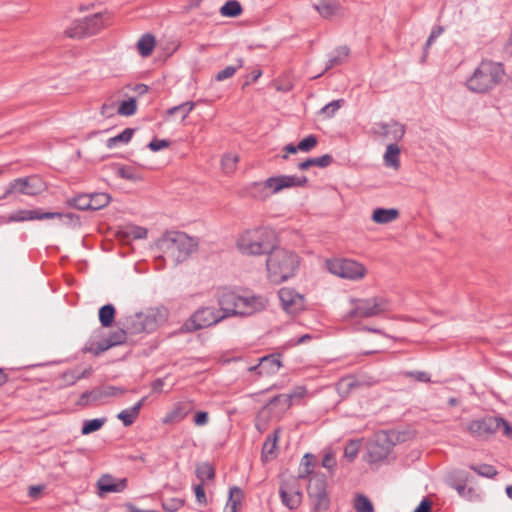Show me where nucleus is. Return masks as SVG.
Listing matches in <instances>:
<instances>
[{"mask_svg": "<svg viewBox=\"0 0 512 512\" xmlns=\"http://www.w3.org/2000/svg\"><path fill=\"white\" fill-rule=\"evenodd\" d=\"M247 195L256 200H266L271 194L270 186H267L266 180L262 182H252L245 187Z\"/></svg>", "mask_w": 512, "mask_h": 512, "instance_id": "24", "label": "nucleus"}, {"mask_svg": "<svg viewBox=\"0 0 512 512\" xmlns=\"http://www.w3.org/2000/svg\"><path fill=\"white\" fill-rule=\"evenodd\" d=\"M157 246L175 264L185 261L197 248L193 238L178 231L166 232L158 240Z\"/></svg>", "mask_w": 512, "mask_h": 512, "instance_id": "4", "label": "nucleus"}, {"mask_svg": "<svg viewBox=\"0 0 512 512\" xmlns=\"http://www.w3.org/2000/svg\"><path fill=\"white\" fill-rule=\"evenodd\" d=\"M144 402H145V397L142 398L141 400H139L137 403H135L129 409L122 410L117 415V418L122 421V423L125 427L131 426L135 422Z\"/></svg>", "mask_w": 512, "mask_h": 512, "instance_id": "25", "label": "nucleus"}, {"mask_svg": "<svg viewBox=\"0 0 512 512\" xmlns=\"http://www.w3.org/2000/svg\"><path fill=\"white\" fill-rule=\"evenodd\" d=\"M281 353H272L260 358L259 363L251 366L249 371H258L259 375H272L279 371L282 366Z\"/></svg>", "mask_w": 512, "mask_h": 512, "instance_id": "18", "label": "nucleus"}, {"mask_svg": "<svg viewBox=\"0 0 512 512\" xmlns=\"http://www.w3.org/2000/svg\"><path fill=\"white\" fill-rule=\"evenodd\" d=\"M279 495L282 504L288 507L290 510L297 509L300 506L303 498L299 483L296 479L282 482L279 488Z\"/></svg>", "mask_w": 512, "mask_h": 512, "instance_id": "11", "label": "nucleus"}, {"mask_svg": "<svg viewBox=\"0 0 512 512\" xmlns=\"http://www.w3.org/2000/svg\"><path fill=\"white\" fill-rule=\"evenodd\" d=\"M85 19L75 20L69 28L66 29L65 34L70 38H85L90 37L89 31L86 29Z\"/></svg>", "mask_w": 512, "mask_h": 512, "instance_id": "33", "label": "nucleus"}, {"mask_svg": "<svg viewBox=\"0 0 512 512\" xmlns=\"http://www.w3.org/2000/svg\"><path fill=\"white\" fill-rule=\"evenodd\" d=\"M91 199V210L97 211L104 207H106L110 201L111 196L107 193H91L90 194Z\"/></svg>", "mask_w": 512, "mask_h": 512, "instance_id": "40", "label": "nucleus"}, {"mask_svg": "<svg viewBox=\"0 0 512 512\" xmlns=\"http://www.w3.org/2000/svg\"><path fill=\"white\" fill-rule=\"evenodd\" d=\"M194 407V403L190 400L179 401L175 403L173 408L165 415L162 422L164 424L178 423L183 420Z\"/></svg>", "mask_w": 512, "mask_h": 512, "instance_id": "20", "label": "nucleus"}, {"mask_svg": "<svg viewBox=\"0 0 512 512\" xmlns=\"http://www.w3.org/2000/svg\"><path fill=\"white\" fill-rule=\"evenodd\" d=\"M293 395L291 394H279L272 397L268 403L263 407V410L278 408V411H285L292 405Z\"/></svg>", "mask_w": 512, "mask_h": 512, "instance_id": "27", "label": "nucleus"}, {"mask_svg": "<svg viewBox=\"0 0 512 512\" xmlns=\"http://www.w3.org/2000/svg\"><path fill=\"white\" fill-rule=\"evenodd\" d=\"M349 54L350 49L347 46L337 47L329 56L324 71L321 74L317 75L315 78L320 77L324 72H327L333 67L343 64L349 57Z\"/></svg>", "mask_w": 512, "mask_h": 512, "instance_id": "23", "label": "nucleus"}, {"mask_svg": "<svg viewBox=\"0 0 512 512\" xmlns=\"http://www.w3.org/2000/svg\"><path fill=\"white\" fill-rule=\"evenodd\" d=\"M308 183L306 176L297 177L295 175H279L266 179L267 186H270L271 194H276L283 189L292 187H305Z\"/></svg>", "mask_w": 512, "mask_h": 512, "instance_id": "13", "label": "nucleus"}, {"mask_svg": "<svg viewBox=\"0 0 512 512\" xmlns=\"http://www.w3.org/2000/svg\"><path fill=\"white\" fill-rule=\"evenodd\" d=\"M344 103V99L333 100L332 102L326 104L321 109L320 113L324 114L327 118H331L344 105Z\"/></svg>", "mask_w": 512, "mask_h": 512, "instance_id": "53", "label": "nucleus"}, {"mask_svg": "<svg viewBox=\"0 0 512 512\" xmlns=\"http://www.w3.org/2000/svg\"><path fill=\"white\" fill-rule=\"evenodd\" d=\"M116 175L122 179L137 182L142 179L140 174L132 166H119L116 170Z\"/></svg>", "mask_w": 512, "mask_h": 512, "instance_id": "46", "label": "nucleus"}, {"mask_svg": "<svg viewBox=\"0 0 512 512\" xmlns=\"http://www.w3.org/2000/svg\"><path fill=\"white\" fill-rule=\"evenodd\" d=\"M315 457L312 454H305L301 460V466L304 467L303 471L300 472L299 478H306L312 473L311 467L314 465Z\"/></svg>", "mask_w": 512, "mask_h": 512, "instance_id": "55", "label": "nucleus"}, {"mask_svg": "<svg viewBox=\"0 0 512 512\" xmlns=\"http://www.w3.org/2000/svg\"><path fill=\"white\" fill-rule=\"evenodd\" d=\"M97 488L100 497L108 493H121L128 488V479H117L111 474H103L97 481Z\"/></svg>", "mask_w": 512, "mask_h": 512, "instance_id": "15", "label": "nucleus"}, {"mask_svg": "<svg viewBox=\"0 0 512 512\" xmlns=\"http://www.w3.org/2000/svg\"><path fill=\"white\" fill-rule=\"evenodd\" d=\"M66 206L78 210H91L90 194H79L66 200Z\"/></svg>", "mask_w": 512, "mask_h": 512, "instance_id": "35", "label": "nucleus"}, {"mask_svg": "<svg viewBox=\"0 0 512 512\" xmlns=\"http://www.w3.org/2000/svg\"><path fill=\"white\" fill-rule=\"evenodd\" d=\"M390 453V446L389 445H382L378 442H375L370 445L368 450L369 455V461L371 463L380 462L387 458V456Z\"/></svg>", "mask_w": 512, "mask_h": 512, "instance_id": "29", "label": "nucleus"}, {"mask_svg": "<svg viewBox=\"0 0 512 512\" xmlns=\"http://www.w3.org/2000/svg\"><path fill=\"white\" fill-rule=\"evenodd\" d=\"M158 313L154 310L138 312L126 318L125 326L130 334L150 333L157 329Z\"/></svg>", "mask_w": 512, "mask_h": 512, "instance_id": "10", "label": "nucleus"}, {"mask_svg": "<svg viewBox=\"0 0 512 512\" xmlns=\"http://www.w3.org/2000/svg\"><path fill=\"white\" fill-rule=\"evenodd\" d=\"M400 148L396 143H390L384 154V161L387 166L398 168L400 166Z\"/></svg>", "mask_w": 512, "mask_h": 512, "instance_id": "37", "label": "nucleus"}, {"mask_svg": "<svg viewBox=\"0 0 512 512\" xmlns=\"http://www.w3.org/2000/svg\"><path fill=\"white\" fill-rule=\"evenodd\" d=\"M54 216H59V214H51L50 212H44L41 209H19L8 215L5 220L6 223L9 222H24L31 220H45V219H54Z\"/></svg>", "mask_w": 512, "mask_h": 512, "instance_id": "19", "label": "nucleus"}, {"mask_svg": "<svg viewBox=\"0 0 512 512\" xmlns=\"http://www.w3.org/2000/svg\"><path fill=\"white\" fill-rule=\"evenodd\" d=\"M318 143V139L315 135L311 134V135H308L307 137L303 138L299 143H298V148L300 149V151L302 152H309L311 151L314 147H316Z\"/></svg>", "mask_w": 512, "mask_h": 512, "instance_id": "56", "label": "nucleus"}, {"mask_svg": "<svg viewBox=\"0 0 512 512\" xmlns=\"http://www.w3.org/2000/svg\"><path fill=\"white\" fill-rule=\"evenodd\" d=\"M359 452V443L357 441H350L344 448V457L352 462L355 460Z\"/></svg>", "mask_w": 512, "mask_h": 512, "instance_id": "57", "label": "nucleus"}, {"mask_svg": "<svg viewBox=\"0 0 512 512\" xmlns=\"http://www.w3.org/2000/svg\"><path fill=\"white\" fill-rule=\"evenodd\" d=\"M298 266L299 258L295 253L277 246L266 260L268 278L274 284H280L293 277Z\"/></svg>", "mask_w": 512, "mask_h": 512, "instance_id": "3", "label": "nucleus"}, {"mask_svg": "<svg viewBox=\"0 0 512 512\" xmlns=\"http://www.w3.org/2000/svg\"><path fill=\"white\" fill-rule=\"evenodd\" d=\"M275 231L268 227H257L243 232L237 239L238 249L246 255L259 256L276 248Z\"/></svg>", "mask_w": 512, "mask_h": 512, "instance_id": "1", "label": "nucleus"}, {"mask_svg": "<svg viewBox=\"0 0 512 512\" xmlns=\"http://www.w3.org/2000/svg\"><path fill=\"white\" fill-rule=\"evenodd\" d=\"M322 466L333 473V469L336 466V460L333 453H326L322 459Z\"/></svg>", "mask_w": 512, "mask_h": 512, "instance_id": "63", "label": "nucleus"}, {"mask_svg": "<svg viewBox=\"0 0 512 512\" xmlns=\"http://www.w3.org/2000/svg\"><path fill=\"white\" fill-rule=\"evenodd\" d=\"M243 499V492L241 488L237 486H233L229 490V498L227 501V508L230 509V512H237L238 506L241 504Z\"/></svg>", "mask_w": 512, "mask_h": 512, "instance_id": "39", "label": "nucleus"}, {"mask_svg": "<svg viewBox=\"0 0 512 512\" xmlns=\"http://www.w3.org/2000/svg\"><path fill=\"white\" fill-rule=\"evenodd\" d=\"M350 302L353 307L347 314L349 319L376 317L392 310L391 301L382 296L351 298Z\"/></svg>", "mask_w": 512, "mask_h": 512, "instance_id": "5", "label": "nucleus"}, {"mask_svg": "<svg viewBox=\"0 0 512 512\" xmlns=\"http://www.w3.org/2000/svg\"><path fill=\"white\" fill-rule=\"evenodd\" d=\"M279 438V429L274 430L273 435H268L266 438L263 447H262V454L265 457L273 456L274 449L276 448V443Z\"/></svg>", "mask_w": 512, "mask_h": 512, "instance_id": "48", "label": "nucleus"}, {"mask_svg": "<svg viewBox=\"0 0 512 512\" xmlns=\"http://www.w3.org/2000/svg\"><path fill=\"white\" fill-rule=\"evenodd\" d=\"M496 416H486L468 424L469 433L479 439H487L497 431Z\"/></svg>", "mask_w": 512, "mask_h": 512, "instance_id": "14", "label": "nucleus"}, {"mask_svg": "<svg viewBox=\"0 0 512 512\" xmlns=\"http://www.w3.org/2000/svg\"><path fill=\"white\" fill-rule=\"evenodd\" d=\"M239 158L235 154H225L221 160V166L226 174L232 173L236 169V164Z\"/></svg>", "mask_w": 512, "mask_h": 512, "instance_id": "51", "label": "nucleus"}, {"mask_svg": "<svg viewBox=\"0 0 512 512\" xmlns=\"http://www.w3.org/2000/svg\"><path fill=\"white\" fill-rule=\"evenodd\" d=\"M242 12L243 8L237 0H227L220 8V14L229 18L238 17Z\"/></svg>", "mask_w": 512, "mask_h": 512, "instance_id": "36", "label": "nucleus"}, {"mask_svg": "<svg viewBox=\"0 0 512 512\" xmlns=\"http://www.w3.org/2000/svg\"><path fill=\"white\" fill-rule=\"evenodd\" d=\"M360 386V383L358 380H356L354 377L348 376L340 379L336 384V390L338 394L345 398L347 397L353 389Z\"/></svg>", "mask_w": 512, "mask_h": 512, "instance_id": "34", "label": "nucleus"}, {"mask_svg": "<svg viewBox=\"0 0 512 512\" xmlns=\"http://www.w3.org/2000/svg\"><path fill=\"white\" fill-rule=\"evenodd\" d=\"M313 7L323 18H329L336 14L340 5L336 0H318Z\"/></svg>", "mask_w": 512, "mask_h": 512, "instance_id": "28", "label": "nucleus"}, {"mask_svg": "<svg viewBox=\"0 0 512 512\" xmlns=\"http://www.w3.org/2000/svg\"><path fill=\"white\" fill-rule=\"evenodd\" d=\"M326 486L327 478L324 473H315L310 478L307 492L312 503L313 511L319 512L329 508L330 498Z\"/></svg>", "mask_w": 512, "mask_h": 512, "instance_id": "8", "label": "nucleus"}, {"mask_svg": "<svg viewBox=\"0 0 512 512\" xmlns=\"http://www.w3.org/2000/svg\"><path fill=\"white\" fill-rule=\"evenodd\" d=\"M127 333H129L127 329H118L111 332L108 336L111 346L114 347L125 343L127 339Z\"/></svg>", "mask_w": 512, "mask_h": 512, "instance_id": "54", "label": "nucleus"}, {"mask_svg": "<svg viewBox=\"0 0 512 512\" xmlns=\"http://www.w3.org/2000/svg\"><path fill=\"white\" fill-rule=\"evenodd\" d=\"M115 316H116V309L110 303L101 306L98 311L99 322H100L101 326L104 328H108V327L112 326V324L115 321Z\"/></svg>", "mask_w": 512, "mask_h": 512, "instance_id": "30", "label": "nucleus"}, {"mask_svg": "<svg viewBox=\"0 0 512 512\" xmlns=\"http://www.w3.org/2000/svg\"><path fill=\"white\" fill-rule=\"evenodd\" d=\"M106 422V418H94L84 420L81 428L82 435H88L100 430Z\"/></svg>", "mask_w": 512, "mask_h": 512, "instance_id": "41", "label": "nucleus"}, {"mask_svg": "<svg viewBox=\"0 0 512 512\" xmlns=\"http://www.w3.org/2000/svg\"><path fill=\"white\" fill-rule=\"evenodd\" d=\"M333 162V157L330 154H324L320 157L308 158L302 162H300L297 167L300 170H307L312 166H318L321 168H325L329 166Z\"/></svg>", "mask_w": 512, "mask_h": 512, "instance_id": "31", "label": "nucleus"}, {"mask_svg": "<svg viewBox=\"0 0 512 512\" xmlns=\"http://www.w3.org/2000/svg\"><path fill=\"white\" fill-rule=\"evenodd\" d=\"M433 502L428 498L424 497L413 512H432Z\"/></svg>", "mask_w": 512, "mask_h": 512, "instance_id": "64", "label": "nucleus"}, {"mask_svg": "<svg viewBox=\"0 0 512 512\" xmlns=\"http://www.w3.org/2000/svg\"><path fill=\"white\" fill-rule=\"evenodd\" d=\"M156 44L155 37L150 34L146 33L141 36V38L137 42V49L139 54L142 57H148L152 54L154 47Z\"/></svg>", "mask_w": 512, "mask_h": 512, "instance_id": "32", "label": "nucleus"}, {"mask_svg": "<svg viewBox=\"0 0 512 512\" xmlns=\"http://www.w3.org/2000/svg\"><path fill=\"white\" fill-rule=\"evenodd\" d=\"M236 62H237L236 65H230V66H227L224 69L220 70L215 75V80L216 81H224V80L234 76V74L237 72V70L242 68L244 65V60L242 58H238Z\"/></svg>", "mask_w": 512, "mask_h": 512, "instance_id": "42", "label": "nucleus"}, {"mask_svg": "<svg viewBox=\"0 0 512 512\" xmlns=\"http://www.w3.org/2000/svg\"><path fill=\"white\" fill-rule=\"evenodd\" d=\"M51 214H59V216H54V218H59L64 220V223L72 224L73 226L80 225V216L75 213H61V212H50Z\"/></svg>", "mask_w": 512, "mask_h": 512, "instance_id": "59", "label": "nucleus"}, {"mask_svg": "<svg viewBox=\"0 0 512 512\" xmlns=\"http://www.w3.org/2000/svg\"><path fill=\"white\" fill-rule=\"evenodd\" d=\"M127 234L133 239H145L148 235V230L140 226H132Z\"/></svg>", "mask_w": 512, "mask_h": 512, "instance_id": "61", "label": "nucleus"}, {"mask_svg": "<svg viewBox=\"0 0 512 512\" xmlns=\"http://www.w3.org/2000/svg\"><path fill=\"white\" fill-rule=\"evenodd\" d=\"M134 132H135V129H133V128H126V129H124L118 135H116L114 137H111V138H109L107 140V142H106L107 147L108 148H113V147H115L120 142L128 143L131 140Z\"/></svg>", "mask_w": 512, "mask_h": 512, "instance_id": "43", "label": "nucleus"}, {"mask_svg": "<svg viewBox=\"0 0 512 512\" xmlns=\"http://www.w3.org/2000/svg\"><path fill=\"white\" fill-rule=\"evenodd\" d=\"M137 111V102L135 98H129L120 103L118 113L123 116H132Z\"/></svg>", "mask_w": 512, "mask_h": 512, "instance_id": "49", "label": "nucleus"}, {"mask_svg": "<svg viewBox=\"0 0 512 512\" xmlns=\"http://www.w3.org/2000/svg\"><path fill=\"white\" fill-rule=\"evenodd\" d=\"M354 509L356 512H374L373 503L364 494L356 495L354 499Z\"/></svg>", "mask_w": 512, "mask_h": 512, "instance_id": "44", "label": "nucleus"}, {"mask_svg": "<svg viewBox=\"0 0 512 512\" xmlns=\"http://www.w3.org/2000/svg\"><path fill=\"white\" fill-rule=\"evenodd\" d=\"M196 103L193 101H186L184 103H181L177 106L171 107L166 111V114L168 116H173L175 114L181 115V120L184 121L190 112L195 108Z\"/></svg>", "mask_w": 512, "mask_h": 512, "instance_id": "38", "label": "nucleus"}, {"mask_svg": "<svg viewBox=\"0 0 512 512\" xmlns=\"http://www.w3.org/2000/svg\"><path fill=\"white\" fill-rule=\"evenodd\" d=\"M171 142L167 139H157V138H154L153 140H151L147 147L153 151V152H157V151H160L161 149H164V148H168L170 146Z\"/></svg>", "mask_w": 512, "mask_h": 512, "instance_id": "60", "label": "nucleus"}, {"mask_svg": "<svg viewBox=\"0 0 512 512\" xmlns=\"http://www.w3.org/2000/svg\"><path fill=\"white\" fill-rule=\"evenodd\" d=\"M226 318L227 315H220V311L215 307H200L182 324L180 331L192 333L216 325Z\"/></svg>", "mask_w": 512, "mask_h": 512, "instance_id": "6", "label": "nucleus"}, {"mask_svg": "<svg viewBox=\"0 0 512 512\" xmlns=\"http://www.w3.org/2000/svg\"><path fill=\"white\" fill-rule=\"evenodd\" d=\"M377 133L385 138L393 140V143L399 142L405 135V126L397 121L392 120L390 123L380 122L377 123Z\"/></svg>", "mask_w": 512, "mask_h": 512, "instance_id": "21", "label": "nucleus"}, {"mask_svg": "<svg viewBox=\"0 0 512 512\" xmlns=\"http://www.w3.org/2000/svg\"><path fill=\"white\" fill-rule=\"evenodd\" d=\"M195 472L197 478L200 479L202 483L205 480H212L215 477L214 467L207 462L197 465Z\"/></svg>", "mask_w": 512, "mask_h": 512, "instance_id": "45", "label": "nucleus"}, {"mask_svg": "<svg viewBox=\"0 0 512 512\" xmlns=\"http://www.w3.org/2000/svg\"><path fill=\"white\" fill-rule=\"evenodd\" d=\"M86 22V29L89 31L90 36L98 33L104 25L110 20L108 12H98L84 18Z\"/></svg>", "mask_w": 512, "mask_h": 512, "instance_id": "22", "label": "nucleus"}, {"mask_svg": "<svg viewBox=\"0 0 512 512\" xmlns=\"http://www.w3.org/2000/svg\"><path fill=\"white\" fill-rule=\"evenodd\" d=\"M399 216V211L395 208H376L372 213V220L378 224H387Z\"/></svg>", "mask_w": 512, "mask_h": 512, "instance_id": "26", "label": "nucleus"}, {"mask_svg": "<svg viewBox=\"0 0 512 512\" xmlns=\"http://www.w3.org/2000/svg\"><path fill=\"white\" fill-rule=\"evenodd\" d=\"M112 346L110 344V341L107 338L105 339H102L101 341L97 342V343H93L91 344L89 347H85L83 349L84 352H90L92 354H94L95 356H98L100 355L101 353L107 351L108 349H110Z\"/></svg>", "mask_w": 512, "mask_h": 512, "instance_id": "50", "label": "nucleus"}, {"mask_svg": "<svg viewBox=\"0 0 512 512\" xmlns=\"http://www.w3.org/2000/svg\"><path fill=\"white\" fill-rule=\"evenodd\" d=\"M46 189L45 182L37 175L21 177L11 181L0 196V200L6 199L14 194H22L28 196H36Z\"/></svg>", "mask_w": 512, "mask_h": 512, "instance_id": "7", "label": "nucleus"}, {"mask_svg": "<svg viewBox=\"0 0 512 512\" xmlns=\"http://www.w3.org/2000/svg\"><path fill=\"white\" fill-rule=\"evenodd\" d=\"M497 419V430L502 428L503 434L507 437H512V427L511 425L503 418L496 416Z\"/></svg>", "mask_w": 512, "mask_h": 512, "instance_id": "62", "label": "nucleus"}, {"mask_svg": "<svg viewBox=\"0 0 512 512\" xmlns=\"http://www.w3.org/2000/svg\"><path fill=\"white\" fill-rule=\"evenodd\" d=\"M505 74L501 63L483 60L466 80L468 90L478 94H485L498 86Z\"/></svg>", "mask_w": 512, "mask_h": 512, "instance_id": "2", "label": "nucleus"}, {"mask_svg": "<svg viewBox=\"0 0 512 512\" xmlns=\"http://www.w3.org/2000/svg\"><path fill=\"white\" fill-rule=\"evenodd\" d=\"M281 306L291 315H297L305 309L304 296L291 288H281L278 292Z\"/></svg>", "mask_w": 512, "mask_h": 512, "instance_id": "12", "label": "nucleus"}, {"mask_svg": "<svg viewBox=\"0 0 512 512\" xmlns=\"http://www.w3.org/2000/svg\"><path fill=\"white\" fill-rule=\"evenodd\" d=\"M469 469L486 478H494L497 475V470L490 464H471L469 465Z\"/></svg>", "mask_w": 512, "mask_h": 512, "instance_id": "47", "label": "nucleus"}, {"mask_svg": "<svg viewBox=\"0 0 512 512\" xmlns=\"http://www.w3.org/2000/svg\"><path fill=\"white\" fill-rule=\"evenodd\" d=\"M239 300L240 295L234 291H224L218 299L220 315L228 317L239 316Z\"/></svg>", "mask_w": 512, "mask_h": 512, "instance_id": "17", "label": "nucleus"}, {"mask_svg": "<svg viewBox=\"0 0 512 512\" xmlns=\"http://www.w3.org/2000/svg\"><path fill=\"white\" fill-rule=\"evenodd\" d=\"M402 375L406 378H413L418 382L428 383L431 381L430 375L424 371H404Z\"/></svg>", "mask_w": 512, "mask_h": 512, "instance_id": "58", "label": "nucleus"}, {"mask_svg": "<svg viewBox=\"0 0 512 512\" xmlns=\"http://www.w3.org/2000/svg\"><path fill=\"white\" fill-rule=\"evenodd\" d=\"M267 299L261 295L242 296L239 300V316L245 317L263 311L267 306Z\"/></svg>", "mask_w": 512, "mask_h": 512, "instance_id": "16", "label": "nucleus"}, {"mask_svg": "<svg viewBox=\"0 0 512 512\" xmlns=\"http://www.w3.org/2000/svg\"><path fill=\"white\" fill-rule=\"evenodd\" d=\"M328 270L341 278L358 280L365 276L366 268L351 259H329L326 262Z\"/></svg>", "mask_w": 512, "mask_h": 512, "instance_id": "9", "label": "nucleus"}, {"mask_svg": "<svg viewBox=\"0 0 512 512\" xmlns=\"http://www.w3.org/2000/svg\"><path fill=\"white\" fill-rule=\"evenodd\" d=\"M185 504L181 498H168L162 500V508L165 512H177Z\"/></svg>", "mask_w": 512, "mask_h": 512, "instance_id": "52", "label": "nucleus"}]
</instances>
